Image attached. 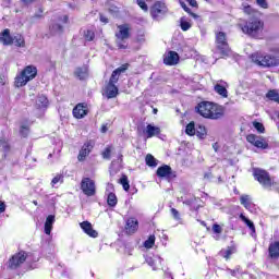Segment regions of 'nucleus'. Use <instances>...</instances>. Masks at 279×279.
Instances as JSON below:
<instances>
[{
    "instance_id": "obj_29",
    "label": "nucleus",
    "mask_w": 279,
    "mask_h": 279,
    "mask_svg": "<svg viewBox=\"0 0 279 279\" xmlns=\"http://www.w3.org/2000/svg\"><path fill=\"white\" fill-rule=\"evenodd\" d=\"M35 106L38 109L47 108V106H49V99L41 95L36 99Z\"/></svg>"
},
{
    "instance_id": "obj_12",
    "label": "nucleus",
    "mask_w": 279,
    "mask_h": 279,
    "mask_svg": "<svg viewBox=\"0 0 279 279\" xmlns=\"http://www.w3.org/2000/svg\"><path fill=\"white\" fill-rule=\"evenodd\" d=\"M180 62V54L177 51L169 50L163 54V64L167 66H175Z\"/></svg>"
},
{
    "instance_id": "obj_1",
    "label": "nucleus",
    "mask_w": 279,
    "mask_h": 279,
    "mask_svg": "<svg viewBox=\"0 0 279 279\" xmlns=\"http://www.w3.org/2000/svg\"><path fill=\"white\" fill-rule=\"evenodd\" d=\"M264 25L263 21L258 19H250L248 21H243L238 24V27H240L241 32L246 34V36H250L251 38H258L263 32Z\"/></svg>"
},
{
    "instance_id": "obj_37",
    "label": "nucleus",
    "mask_w": 279,
    "mask_h": 279,
    "mask_svg": "<svg viewBox=\"0 0 279 279\" xmlns=\"http://www.w3.org/2000/svg\"><path fill=\"white\" fill-rule=\"evenodd\" d=\"M236 252V248L234 246H228L226 251H221L220 254L226 258L227 260Z\"/></svg>"
},
{
    "instance_id": "obj_31",
    "label": "nucleus",
    "mask_w": 279,
    "mask_h": 279,
    "mask_svg": "<svg viewBox=\"0 0 279 279\" xmlns=\"http://www.w3.org/2000/svg\"><path fill=\"white\" fill-rule=\"evenodd\" d=\"M240 219L245 222L247 228L251 229L252 235L256 234V227L254 226V222L250 220L247 217H245L243 214L240 215Z\"/></svg>"
},
{
    "instance_id": "obj_48",
    "label": "nucleus",
    "mask_w": 279,
    "mask_h": 279,
    "mask_svg": "<svg viewBox=\"0 0 279 279\" xmlns=\"http://www.w3.org/2000/svg\"><path fill=\"white\" fill-rule=\"evenodd\" d=\"M179 3H180V5H181V8L184 10V12H186L187 14L191 13V8H189V7L186 5V2H185V1L179 0Z\"/></svg>"
},
{
    "instance_id": "obj_6",
    "label": "nucleus",
    "mask_w": 279,
    "mask_h": 279,
    "mask_svg": "<svg viewBox=\"0 0 279 279\" xmlns=\"http://www.w3.org/2000/svg\"><path fill=\"white\" fill-rule=\"evenodd\" d=\"M167 12H169V9H167L165 2L157 1L150 8V15L154 21H162V16H165Z\"/></svg>"
},
{
    "instance_id": "obj_45",
    "label": "nucleus",
    "mask_w": 279,
    "mask_h": 279,
    "mask_svg": "<svg viewBox=\"0 0 279 279\" xmlns=\"http://www.w3.org/2000/svg\"><path fill=\"white\" fill-rule=\"evenodd\" d=\"M211 114H217L220 113L221 117H223V109L217 108V106L211 104V109H210Z\"/></svg>"
},
{
    "instance_id": "obj_14",
    "label": "nucleus",
    "mask_w": 279,
    "mask_h": 279,
    "mask_svg": "<svg viewBox=\"0 0 279 279\" xmlns=\"http://www.w3.org/2000/svg\"><path fill=\"white\" fill-rule=\"evenodd\" d=\"M105 95L107 99H114L119 96V87L114 84L107 83L105 86Z\"/></svg>"
},
{
    "instance_id": "obj_41",
    "label": "nucleus",
    "mask_w": 279,
    "mask_h": 279,
    "mask_svg": "<svg viewBox=\"0 0 279 279\" xmlns=\"http://www.w3.org/2000/svg\"><path fill=\"white\" fill-rule=\"evenodd\" d=\"M58 182H60L61 184H62V182H64L63 174H57L51 181V186H56V184H58Z\"/></svg>"
},
{
    "instance_id": "obj_32",
    "label": "nucleus",
    "mask_w": 279,
    "mask_h": 279,
    "mask_svg": "<svg viewBox=\"0 0 279 279\" xmlns=\"http://www.w3.org/2000/svg\"><path fill=\"white\" fill-rule=\"evenodd\" d=\"M197 126L195 125V122L192 121L185 126V134L187 136H195Z\"/></svg>"
},
{
    "instance_id": "obj_46",
    "label": "nucleus",
    "mask_w": 279,
    "mask_h": 279,
    "mask_svg": "<svg viewBox=\"0 0 279 279\" xmlns=\"http://www.w3.org/2000/svg\"><path fill=\"white\" fill-rule=\"evenodd\" d=\"M257 5L259 8H263L264 10H267L269 8V3H267V0H256Z\"/></svg>"
},
{
    "instance_id": "obj_54",
    "label": "nucleus",
    "mask_w": 279,
    "mask_h": 279,
    "mask_svg": "<svg viewBox=\"0 0 279 279\" xmlns=\"http://www.w3.org/2000/svg\"><path fill=\"white\" fill-rule=\"evenodd\" d=\"M112 153V150L110 149V147H107L104 153H102V157L104 158H110V154Z\"/></svg>"
},
{
    "instance_id": "obj_51",
    "label": "nucleus",
    "mask_w": 279,
    "mask_h": 279,
    "mask_svg": "<svg viewBox=\"0 0 279 279\" xmlns=\"http://www.w3.org/2000/svg\"><path fill=\"white\" fill-rule=\"evenodd\" d=\"M213 231L215 232V234H221V232H223V229H221V226L215 223L213 226Z\"/></svg>"
},
{
    "instance_id": "obj_4",
    "label": "nucleus",
    "mask_w": 279,
    "mask_h": 279,
    "mask_svg": "<svg viewBox=\"0 0 279 279\" xmlns=\"http://www.w3.org/2000/svg\"><path fill=\"white\" fill-rule=\"evenodd\" d=\"M253 175L264 189H271V177H269V172L267 170H263L260 168H255L253 170Z\"/></svg>"
},
{
    "instance_id": "obj_36",
    "label": "nucleus",
    "mask_w": 279,
    "mask_h": 279,
    "mask_svg": "<svg viewBox=\"0 0 279 279\" xmlns=\"http://www.w3.org/2000/svg\"><path fill=\"white\" fill-rule=\"evenodd\" d=\"M266 98L270 101H276L277 104H279V94L278 92H276V89L268 90V93L266 94Z\"/></svg>"
},
{
    "instance_id": "obj_59",
    "label": "nucleus",
    "mask_w": 279,
    "mask_h": 279,
    "mask_svg": "<svg viewBox=\"0 0 279 279\" xmlns=\"http://www.w3.org/2000/svg\"><path fill=\"white\" fill-rule=\"evenodd\" d=\"M192 8H197V0H186Z\"/></svg>"
},
{
    "instance_id": "obj_7",
    "label": "nucleus",
    "mask_w": 279,
    "mask_h": 279,
    "mask_svg": "<svg viewBox=\"0 0 279 279\" xmlns=\"http://www.w3.org/2000/svg\"><path fill=\"white\" fill-rule=\"evenodd\" d=\"M157 178H161V180H175L178 178V173L171 169V166L169 165H162L160 166L156 171Z\"/></svg>"
},
{
    "instance_id": "obj_55",
    "label": "nucleus",
    "mask_w": 279,
    "mask_h": 279,
    "mask_svg": "<svg viewBox=\"0 0 279 279\" xmlns=\"http://www.w3.org/2000/svg\"><path fill=\"white\" fill-rule=\"evenodd\" d=\"M43 12H44L43 8H39L38 13H35L33 19H44Z\"/></svg>"
},
{
    "instance_id": "obj_20",
    "label": "nucleus",
    "mask_w": 279,
    "mask_h": 279,
    "mask_svg": "<svg viewBox=\"0 0 279 279\" xmlns=\"http://www.w3.org/2000/svg\"><path fill=\"white\" fill-rule=\"evenodd\" d=\"M53 223H56V215H49L46 218L45 226H44V232L45 234H51V231L53 230Z\"/></svg>"
},
{
    "instance_id": "obj_42",
    "label": "nucleus",
    "mask_w": 279,
    "mask_h": 279,
    "mask_svg": "<svg viewBox=\"0 0 279 279\" xmlns=\"http://www.w3.org/2000/svg\"><path fill=\"white\" fill-rule=\"evenodd\" d=\"M119 82V74L113 70L108 84H117Z\"/></svg>"
},
{
    "instance_id": "obj_23",
    "label": "nucleus",
    "mask_w": 279,
    "mask_h": 279,
    "mask_svg": "<svg viewBox=\"0 0 279 279\" xmlns=\"http://www.w3.org/2000/svg\"><path fill=\"white\" fill-rule=\"evenodd\" d=\"M268 254L269 257L272 259H278L279 258V242H271L269 247H268Z\"/></svg>"
},
{
    "instance_id": "obj_64",
    "label": "nucleus",
    "mask_w": 279,
    "mask_h": 279,
    "mask_svg": "<svg viewBox=\"0 0 279 279\" xmlns=\"http://www.w3.org/2000/svg\"><path fill=\"white\" fill-rule=\"evenodd\" d=\"M118 48L119 49H126L128 45H123V44H121V41H118Z\"/></svg>"
},
{
    "instance_id": "obj_34",
    "label": "nucleus",
    "mask_w": 279,
    "mask_h": 279,
    "mask_svg": "<svg viewBox=\"0 0 279 279\" xmlns=\"http://www.w3.org/2000/svg\"><path fill=\"white\" fill-rule=\"evenodd\" d=\"M118 199H117V194L110 192L107 196V204L110 206V208H114L117 206Z\"/></svg>"
},
{
    "instance_id": "obj_25",
    "label": "nucleus",
    "mask_w": 279,
    "mask_h": 279,
    "mask_svg": "<svg viewBox=\"0 0 279 279\" xmlns=\"http://www.w3.org/2000/svg\"><path fill=\"white\" fill-rule=\"evenodd\" d=\"M27 82H31V81L27 80V76H25V74H23V72H21L20 75H17L15 77L16 88H23V86L27 85Z\"/></svg>"
},
{
    "instance_id": "obj_27",
    "label": "nucleus",
    "mask_w": 279,
    "mask_h": 279,
    "mask_svg": "<svg viewBox=\"0 0 279 279\" xmlns=\"http://www.w3.org/2000/svg\"><path fill=\"white\" fill-rule=\"evenodd\" d=\"M195 135L201 141H204V138H206V136L208 135V131H206V126L202 125V124H197L196 125V133H195Z\"/></svg>"
},
{
    "instance_id": "obj_5",
    "label": "nucleus",
    "mask_w": 279,
    "mask_h": 279,
    "mask_svg": "<svg viewBox=\"0 0 279 279\" xmlns=\"http://www.w3.org/2000/svg\"><path fill=\"white\" fill-rule=\"evenodd\" d=\"M217 49L221 56H229L230 46L228 45V37L225 32H218L216 34Z\"/></svg>"
},
{
    "instance_id": "obj_50",
    "label": "nucleus",
    "mask_w": 279,
    "mask_h": 279,
    "mask_svg": "<svg viewBox=\"0 0 279 279\" xmlns=\"http://www.w3.org/2000/svg\"><path fill=\"white\" fill-rule=\"evenodd\" d=\"M243 12L245 14H254V9L252 8V5L246 4L243 7Z\"/></svg>"
},
{
    "instance_id": "obj_44",
    "label": "nucleus",
    "mask_w": 279,
    "mask_h": 279,
    "mask_svg": "<svg viewBox=\"0 0 279 279\" xmlns=\"http://www.w3.org/2000/svg\"><path fill=\"white\" fill-rule=\"evenodd\" d=\"M84 36H85V39L88 40L89 43L95 40V32L93 31H89V29L86 31Z\"/></svg>"
},
{
    "instance_id": "obj_62",
    "label": "nucleus",
    "mask_w": 279,
    "mask_h": 279,
    "mask_svg": "<svg viewBox=\"0 0 279 279\" xmlns=\"http://www.w3.org/2000/svg\"><path fill=\"white\" fill-rule=\"evenodd\" d=\"M100 132H101L102 134H106V132H108V124H102V125H101V129H100Z\"/></svg>"
},
{
    "instance_id": "obj_3",
    "label": "nucleus",
    "mask_w": 279,
    "mask_h": 279,
    "mask_svg": "<svg viewBox=\"0 0 279 279\" xmlns=\"http://www.w3.org/2000/svg\"><path fill=\"white\" fill-rule=\"evenodd\" d=\"M211 109H213V102L203 101L196 106L195 111L198 114H201V117H204L205 119H213V120L221 119V113L213 114V112H210Z\"/></svg>"
},
{
    "instance_id": "obj_16",
    "label": "nucleus",
    "mask_w": 279,
    "mask_h": 279,
    "mask_svg": "<svg viewBox=\"0 0 279 279\" xmlns=\"http://www.w3.org/2000/svg\"><path fill=\"white\" fill-rule=\"evenodd\" d=\"M119 33L116 34L118 40H128L130 38V27L128 24H122L118 26Z\"/></svg>"
},
{
    "instance_id": "obj_17",
    "label": "nucleus",
    "mask_w": 279,
    "mask_h": 279,
    "mask_svg": "<svg viewBox=\"0 0 279 279\" xmlns=\"http://www.w3.org/2000/svg\"><path fill=\"white\" fill-rule=\"evenodd\" d=\"M0 43H2L5 47L14 45V39L10 34V28H5L0 33Z\"/></svg>"
},
{
    "instance_id": "obj_35",
    "label": "nucleus",
    "mask_w": 279,
    "mask_h": 279,
    "mask_svg": "<svg viewBox=\"0 0 279 279\" xmlns=\"http://www.w3.org/2000/svg\"><path fill=\"white\" fill-rule=\"evenodd\" d=\"M13 45H15V47H25V38L23 37V35H15L13 37Z\"/></svg>"
},
{
    "instance_id": "obj_15",
    "label": "nucleus",
    "mask_w": 279,
    "mask_h": 279,
    "mask_svg": "<svg viewBox=\"0 0 279 279\" xmlns=\"http://www.w3.org/2000/svg\"><path fill=\"white\" fill-rule=\"evenodd\" d=\"M160 128L154 124H147L146 129L143 130V134H146L147 138H154V136L160 135Z\"/></svg>"
},
{
    "instance_id": "obj_40",
    "label": "nucleus",
    "mask_w": 279,
    "mask_h": 279,
    "mask_svg": "<svg viewBox=\"0 0 279 279\" xmlns=\"http://www.w3.org/2000/svg\"><path fill=\"white\" fill-rule=\"evenodd\" d=\"M20 135H21L23 138H27V136H29V126L22 125V126L20 128Z\"/></svg>"
},
{
    "instance_id": "obj_21",
    "label": "nucleus",
    "mask_w": 279,
    "mask_h": 279,
    "mask_svg": "<svg viewBox=\"0 0 279 279\" xmlns=\"http://www.w3.org/2000/svg\"><path fill=\"white\" fill-rule=\"evenodd\" d=\"M74 75L77 77V80H81V81L87 80V77H88V66L83 65V66L76 68L75 71H74Z\"/></svg>"
},
{
    "instance_id": "obj_56",
    "label": "nucleus",
    "mask_w": 279,
    "mask_h": 279,
    "mask_svg": "<svg viewBox=\"0 0 279 279\" xmlns=\"http://www.w3.org/2000/svg\"><path fill=\"white\" fill-rule=\"evenodd\" d=\"M172 217H173V219H175L177 221H180V211H178V210H172Z\"/></svg>"
},
{
    "instance_id": "obj_47",
    "label": "nucleus",
    "mask_w": 279,
    "mask_h": 279,
    "mask_svg": "<svg viewBox=\"0 0 279 279\" xmlns=\"http://www.w3.org/2000/svg\"><path fill=\"white\" fill-rule=\"evenodd\" d=\"M146 263H147V265H149V267H153L154 271H156V264H155V260L151 257L147 256L146 257Z\"/></svg>"
},
{
    "instance_id": "obj_18",
    "label": "nucleus",
    "mask_w": 279,
    "mask_h": 279,
    "mask_svg": "<svg viewBox=\"0 0 279 279\" xmlns=\"http://www.w3.org/2000/svg\"><path fill=\"white\" fill-rule=\"evenodd\" d=\"M23 75L32 82V80H35L36 75H38V69L34 65H27L23 71Z\"/></svg>"
},
{
    "instance_id": "obj_61",
    "label": "nucleus",
    "mask_w": 279,
    "mask_h": 279,
    "mask_svg": "<svg viewBox=\"0 0 279 279\" xmlns=\"http://www.w3.org/2000/svg\"><path fill=\"white\" fill-rule=\"evenodd\" d=\"M187 14H190V16H192V19H195L196 21H197L198 19H201V16L197 15V13H194L193 11H190V13H187Z\"/></svg>"
},
{
    "instance_id": "obj_38",
    "label": "nucleus",
    "mask_w": 279,
    "mask_h": 279,
    "mask_svg": "<svg viewBox=\"0 0 279 279\" xmlns=\"http://www.w3.org/2000/svg\"><path fill=\"white\" fill-rule=\"evenodd\" d=\"M156 243V235H149V238L144 242V247L151 250Z\"/></svg>"
},
{
    "instance_id": "obj_10",
    "label": "nucleus",
    "mask_w": 279,
    "mask_h": 279,
    "mask_svg": "<svg viewBox=\"0 0 279 279\" xmlns=\"http://www.w3.org/2000/svg\"><path fill=\"white\" fill-rule=\"evenodd\" d=\"M246 141L254 147H257V149H267V147H269V144L265 141V137L256 134H248L246 136Z\"/></svg>"
},
{
    "instance_id": "obj_2",
    "label": "nucleus",
    "mask_w": 279,
    "mask_h": 279,
    "mask_svg": "<svg viewBox=\"0 0 279 279\" xmlns=\"http://www.w3.org/2000/svg\"><path fill=\"white\" fill-rule=\"evenodd\" d=\"M251 60L257 66H263V68H270V66H278L279 64V59H276L275 57L271 56H264L260 52H255L251 54Z\"/></svg>"
},
{
    "instance_id": "obj_28",
    "label": "nucleus",
    "mask_w": 279,
    "mask_h": 279,
    "mask_svg": "<svg viewBox=\"0 0 279 279\" xmlns=\"http://www.w3.org/2000/svg\"><path fill=\"white\" fill-rule=\"evenodd\" d=\"M145 163L147 165V167H150L151 169H156V167H158V159H156L154 155L147 154L145 157Z\"/></svg>"
},
{
    "instance_id": "obj_63",
    "label": "nucleus",
    "mask_w": 279,
    "mask_h": 279,
    "mask_svg": "<svg viewBox=\"0 0 279 279\" xmlns=\"http://www.w3.org/2000/svg\"><path fill=\"white\" fill-rule=\"evenodd\" d=\"M5 208H8V206L5 205V202L0 201V210H5Z\"/></svg>"
},
{
    "instance_id": "obj_9",
    "label": "nucleus",
    "mask_w": 279,
    "mask_h": 279,
    "mask_svg": "<svg viewBox=\"0 0 279 279\" xmlns=\"http://www.w3.org/2000/svg\"><path fill=\"white\" fill-rule=\"evenodd\" d=\"M124 234L132 236V234L138 232V219H136V217L124 218Z\"/></svg>"
},
{
    "instance_id": "obj_58",
    "label": "nucleus",
    "mask_w": 279,
    "mask_h": 279,
    "mask_svg": "<svg viewBox=\"0 0 279 279\" xmlns=\"http://www.w3.org/2000/svg\"><path fill=\"white\" fill-rule=\"evenodd\" d=\"M100 22L105 23V25H106L109 23V20H108V17H106L104 14L100 13Z\"/></svg>"
},
{
    "instance_id": "obj_11",
    "label": "nucleus",
    "mask_w": 279,
    "mask_h": 279,
    "mask_svg": "<svg viewBox=\"0 0 279 279\" xmlns=\"http://www.w3.org/2000/svg\"><path fill=\"white\" fill-rule=\"evenodd\" d=\"M25 260H27V255H25V252L22 251L16 253L9 259V269H19V267H21Z\"/></svg>"
},
{
    "instance_id": "obj_33",
    "label": "nucleus",
    "mask_w": 279,
    "mask_h": 279,
    "mask_svg": "<svg viewBox=\"0 0 279 279\" xmlns=\"http://www.w3.org/2000/svg\"><path fill=\"white\" fill-rule=\"evenodd\" d=\"M180 27H181L182 32H189V29H190L191 27H193V25L191 24L190 21L186 20L185 16H182V17L180 19Z\"/></svg>"
},
{
    "instance_id": "obj_8",
    "label": "nucleus",
    "mask_w": 279,
    "mask_h": 279,
    "mask_svg": "<svg viewBox=\"0 0 279 279\" xmlns=\"http://www.w3.org/2000/svg\"><path fill=\"white\" fill-rule=\"evenodd\" d=\"M81 190L83 191L84 195H87V197H93V195L97 193L95 181L90 178H83L81 182Z\"/></svg>"
},
{
    "instance_id": "obj_60",
    "label": "nucleus",
    "mask_w": 279,
    "mask_h": 279,
    "mask_svg": "<svg viewBox=\"0 0 279 279\" xmlns=\"http://www.w3.org/2000/svg\"><path fill=\"white\" fill-rule=\"evenodd\" d=\"M227 271H229L231 274V276H236V274H239V269H230V268H227Z\"/></svg>"
},
{
    "instance_id": "obj_39",
    "label": "nucleus",
    "mask_w": 279,
    "mask_h": 279,
    "mask_svg": "<svg viewBox=\"0 0 279 279\" xmlns=\"http://www.w3.org/2000/svg\"><path fill=\"white\" fill-rule=\"evenodd\" d=\"M253 128L258 134H265V125L262 122L253 121Z\"/></svg>"
},
{
    "instance_id": "obj_13",
    "label": "nucleus",
    "mask_w": 279,
    "mask_h": 279,
    "mask_svg": "<svg viewBox=\"0 0 279 279\" xmlns=\"http://www.w3.org/2000/svg\"><path fill=\"white\" fill-rule=\"evenodd\" d=\"M80 226L85 234L92 236V239H97V236H99V233L97 230L93 229V225L89 221H83L80 223Z\"/></svg>"
},
{
    "instance_id": "obj_30",
    "label": "nucleus",
    "mask_w": 279,
    "mask_h": 279,
    "mask_svg": "<svg viewBox=\"0 0 279 279\" xmlns=\"http://www.w3.org/2000/svg\"><path fill=\"white\" fill-rule=\"evenodd\" d=\"M214 90L215 93L220 95V97H223L225 99L228 98V89L226 88V86L221 84H216Z\"/></svg>"
},
{
    "instance_id": "obj_53",
    "label": "nucleus",
    "mask_w": 279,
    "mask_h": 279,
    "mask_svg": "<svg viewBox=\"0 0 279 279\" xmlns=\"http://www.w3.org/2000/svg\"><path fill=\"white\" fill-rule=\"evenodd\" d=\"M119 75H121V73H125V71H128V65H122L118 69L114 70Z\"/></svg>"
},
{
    "instance_id": "obj_22",
    "label": "nucleus",
    "mask_w": 279,
    "mask_h": 279,
    "mask_svg": "<svg viewBox=\"0 0 279 279\" xmlns=\"http://www.w3.org/2000/svg\"><path fill=\"white\" fill-rule=\"evenodd\" d=\"M240 202L242 204V206H244V208H246V210H256V205H254V203H252V197L250 195H242L240 197Z\"/></svg>"
},
{
    "instance_id": "obj_52",
    "label": "nucleus",
    "mask_w": 279,
    "mask_h": 279,
    "mask_svg": "<svg viewBox=\"0 0 279 279\" xmlns=\"http://www.w3.org/2000/svg\"><path fill=\"white\" fill-rule=\"evenodd\" d=\"M119 182H120V184L123 186V185H125V184H129V183H130V180L128 179V175L122 174V177L120 178Z\"/></svg>"
},
{
    "instance_id": "obj_57",
    "label": "nucleus",
    "mask_w": 279,
    "mask_h": 279,
    "mask_svg": "<svg viewBox=\"0 0 279 279\" xmlns=\"http://www.w3.org/2000/svg\"><path fill=\"white\" fill-rule=\"evenodd\" d=\"M270 118L272 119V121H278V119H279V111H275V112L270 116Z\"/></svg>"
},
{
    "instance_id": "obj_19",
    "label": "nucleus",
    "mask_w": 279,
    "mask_h": 279,
    "mask_svg": "<svg viewBox=\"0 0 279 279\" xmlns=\"http://www.w3.org/2000/svg\"><path fill=\"white\" fill-rule=\"evenodd\" d=\"M88 114V110L85 109L84 105L78 104L73 109V117L75 119H84Z\"/></svg>"
},
{
    "instance_id": "obj_26",
    "label": "nucleus",
    "mask_w": 279,
    "mask_h": 279,
    "mask_svg": "<svg viewBox=\"0 0 279 279\" xmlns=\"http://www.w3.org/2000/svg\"><path fill=\"white\" fill-rule=\"evenodd\" d=\"M88 154H90V145L89 144H85L77 156V159L80 162L84 161L86 159V156H88Z\"/></svg>"
},
{
    "instance_id": "obj_49",
    "label": "nucleus",
    "mask_w": 279,
    "mask_h": 279,
    "mask_svg": "<svg viewBox=\"0 0 279 279\" xmlns=\"http://www.w3.org/2000/svg\"><path fill=\"white\" fill-rule=\"evenodd\" d=\"M0 145L3 149V151H10V144H8V142L0 140Z\"/></svg>"
},
{
    "instance_id": "obj_43",
    "label": "nucleus",
    "mask_w": 279,
    "mask_h": 279,
    "mask_svg": "<svg viewBox=\"0 0 279 279\" xmlns=\"http://www.w3.org/2000/svg\"><path fill=\"white\" fill-rule=\"evenodd\" d=\"M136 3L144 12H147L149 10V7L147 5V2H145V0H136Z\"/></svg>"
},
{
    "instance_id": "obj_24",
    "label": "nucleus",
    "mask_w": 279,
    "mask_h": 279,
    "mask_svg": "<svg viewBox=\"0 0 279 279\" xmlns=\"http://www.w3.org/2000/svg\"><path fill=\"white\" fill-rule=\"evenodd\" d=\"M51 36H62L64 34V26L62 24L53 23L49 26Z\"/></svg>"
}]
</instances>
